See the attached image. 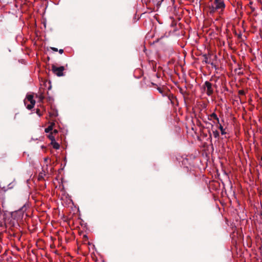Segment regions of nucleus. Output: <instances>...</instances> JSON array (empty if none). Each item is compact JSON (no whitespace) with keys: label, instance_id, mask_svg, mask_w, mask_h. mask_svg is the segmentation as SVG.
<instances>
[{"label":"nucleus","instance_id":"1","mask_svg":"<svg viewBox=\"0 0 262 262\" xmlns=\"http://www.w3.org/2000/svg\"><path fill=\"white\" fill-rule=\"evenodd\" d=\"M199 117L200 119H199L196 117H195V119L197 120V121L198 122V124L200 125H203L201 122L202 121L204 122L206 124H211V123H210L207 120L206 118H207L208 120H211L213 118L216 119L217 121H219V118L217 117V116H199Z\"/></svg>","mask_w":262,"mask_h":262},{"label":"nucleus","instance_id":"2","mask_svg":"<svg viewBox=\"0 0 262 262\" xmlns=\"http://www.w3.org/2000/svg\"><path fill=\"white\" fill-rule=\"evenodd\" d=\"M24 103L28 110L32 109L35 104V100L33 99V96L31 94H28L24 100Z\"/></svg>","mask_w":262,"mask_h":262},{"label":"nucleus","instance_id":"3","mask_svg":"<svg viewBox=\"0 0 262 262\" xmlns=\"http://www.w3.org/2000/svg\"><path fill=\"white\" fill-rule=\"evenodd\" d=\"M203 89L208 96H211L213 93L212 85L209 81H205L203 85Z\"/></svg>","mask_w":262,"mask_h":262},{"label":"nucleus","instance_id":"4","mask_svg":"<svg viewBox=\"0 0 262 262\" xmlns=\"http://www.w3.org/2000/svg\"><path fill=\"white\" fill-rule=\"evenodd\" d=\"M213 5L216 9L220 10V13L223 12L225 8L224 0H214Z\"/></svg>","mask_w":262,"mask_h":262},{"label":"nucleus","instance_id":"5","mask_svg":"<svg viewBox=\"0 0 262 262\" xmlns=\"http://www.w3.org/2000/svg\"><path fill=\"white\" fill-rule=\"evenodd\" d=\"M53 72L58 76H61L63 75V72L64 70V68L63 66L57 67L56 66L53 65L52 67Z\"/></svg>","mask_w":262,"mask_h":262},{"label":"nucleus","instance_id":"6","mask_svg":"<svg viewBox=\"0 0 262 262\" xmlns=\"http://www.w3.org/2000/svg\"><path fill=\"white\" fill-rule=\"evenodd\" d=\"M55 123L54 122H52L50 123V125L45 129L46 133H49L50 131L52 130L54 126H55Z\"/></svg>","mask_w":262,"mask_h":262},{"label":"nucleus","instance_id":"7","mask_svg":"<svg viewBox=\"0 0 262 262\" xmlns=\"http://www.w3.org/2000/svg\"><path fill=\"white\" fill-rule=\"evenodd\" d=\"M51 144L52 145L53 147L55 149H58L60 147L59 143L56 142V141H52Z\"/></svg>","mask_w":262,"mask_h":262},{"label":"nucleus","instance_id":"8","mask_svg":"<svg viewBox=\"0 0 262 262\" xmlns=\"http://www.w3.org/2000/svg\"><path fill=\"white\" fill-rule=\"evenodd\" d=\"M209 9L210 12L211 13H213L216 11L220 12V10H219L218 9H216L215 7L213 4L211 6H210Z\"/></svg>","mask_w":262,"mask_h":262},{"label":"nucleus","instance_id":"9","mask_svg":"<svg viewBox=\"0 0 262 262\" xmlns=\"http://www.w3.org/2000/svg\"><path fill=\"white\" fill-rule=\"evenodd\" d=\"M48 138L51 141V142L54 141H55L56 136L55 135L53 134L52 133H51L48 135Z\"/></svg>","mask_w":262,"mask_h":262},{"label":"nucleus","instance_id":"10","mask_svg":"<svg viewBox=\"0 0 262 262\" xmlns=\"http://www.w3.org/2000/svg\"><path fill=\"white\" fill-rule=\"evenodd\" d=\"M212 134L214 138H217L219 137V133L217 130H212Z\"/></svg>","mask_w":262,"mask_h":262},{"label":"nucleus","instance_id":"11","mask_svg":"<svg viewBox=\"0 0 262 262\" xmlns=\"http://www.w3.org/2000/svg\"><path fill=\"white\" fill-rule=\"evenodd\" d=\"M219 128H220V130L221 131V134L222 135H224V134H226L225 129L223 128V127L221 124H220Z\"/></svg>","mask_w":262,"mask_h":262},{"label":"nucleus","instance_id":"12","mask_svg":"<svg viewBox=\"0 0 262 262\" xmlns=\"http://www.w3.org/2000/svg\"><path fill=\"white\" fill-rule=\"evenodd\" d=\"M45 175V174H43L42 173H40L38 175V180H41L42 179H43V176Z\"/></svg>","mask_w":262,"mask_h":262},{"label":"nucleus","instance_id":"13","mask_svg":"<svg viewBox=\"0 0 262 262\" xmlns=\"http://www.w3.org/2000/svg\"><path fill=\"white\" fill-rule=\"evenodd\" d=\"M238 94L240 95H244L245 94V93L243 90H239L238 91Z\"/></svg>","mask_w":262,"mask_h":262},{"label":"nucleus","instance_id":"14","mask_svg":"<svg viewBox=\"0 0 262 262\" xmlns=\"http://www.w3.org/2000/svg\"><path fill=\"white\" fill-rule=\"evenodd\" d=\"M53 134L55 135V136L57 135V134H58V130L56 129H54V130L51 132Z\"/></svg>","mask_w":262,"mask_h":262},{"label":"nucleus","instance_id":"15","mask_svg":"<svg viewBox=\"0 0 262 262\" xmlns=\"http://www.w3.org/2000/svg\"><path fill=\"white\" fill-rule=\"evenodd\" d=\"M39 98L40 100L41 101V100H42L43 99L44 97H43V96L41 94H40L39 96Z\"/></svg>","mask_w":262,"mask_h":262},{"label":"nucleus","instance_id":"16","mask_svg":"<svg viewBox=\"0 0 262 262\" xmlns=\"http://www.w3.org/2000/svg\"><path fill=\"white\" fill-rule=\"evenodd\" d=\"M49 160V159L48 157H46L44 159V161L46 163H48V161Z\"/></svg>","mask_w":262,"mask_h":262},{"label":"nucleus","instance_id":"17","mask_svg":"<svg viewBox=\"0 0 262 262\" xmlns=\"http://www.w3.org/2000/svg\"><path fill=\"white\" fill-rule=\"evenodd\" d=\"M51 49H52L53 51H55V52H56V51H58V49H57V48H54V47L51 48Z\"/></svg>","mask_w":262,"mask_h":262},{"label":"nucleus","instance_id":"18","mask_svg":"<svg viewBox=\"0 0 262 262\" xmlns=\"http://www.w3.org/2000/svg\"><path fill=\"white\" fill-rule=\"evenodd\" d=\"M59 53L60 54H62V53H63V50H62V49H60V50H59Z\"/></svg>","mask_w":262,"mask_h":262},{"label":"nucleus","instance_id":"19","mask_svg":"<svg viewBox=\"0 0 262 262\" xmlns=\"http://www.w3.org/2000/svg\"><path fill=\"white\" fill-rule=\"evenodd\" d=\"M211 115H214L215 114L214 113H212Z\"/></svg>","mask_w":262,"mask_h":262},{"label":"nucleus","instance_id":"20","mask_svg":"<svg viewBox=\"0 0 262 262\" xmlns=\"http://www.w3.org/2000/svg\"><path fill=\"white\" fill-rule=\"evenodd\" d=\"M260 159L262 161V156L261 157Z\"/></svg>","mask_w":262,"mask_h":262}]
</instances>
